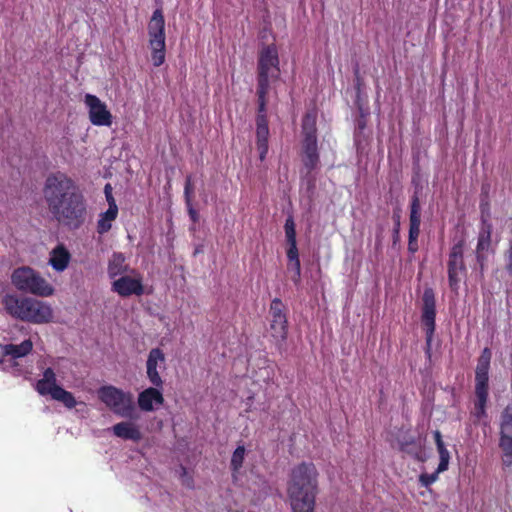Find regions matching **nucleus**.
Instances as JSON below:
<instances>
[{
	"mask_svg": "<svg viewBox=\"0 0 512 512\" xmlns=\"http://www.w3.org/2000/svg\"><path fill=\"white\" fill-rule=\"evenodd\" d=\"M319 472L312 462H301L290 472L287 494L292 512H314Z\"/></svg>",
	"mask_w": 512,
	"mask_h": 512,
	"instance_id": "nucleus-1",
	"label": "nucleus"
},
{
	"mask_svg": "<svg viewBox=\"0 0 512 512\" xmlns=\"http://www.w3.org/2000/svg\"><path fill=\"white\" fill-rule=\"evenodd\" d=\"M2 304L11 317L24 322L47 324L52 322L54 317L50 304L32 297L6 294L2 299Z\"/></svg>",
	"mask_w": 512,
	"mask_h": 512,
	"instance_id": "nucleus-2",
	"label": "nucleus"
},
{
	"mask_svg": "<svg viewBox=\"0 0 512 512\" xmlns=\"http://www.w3.org/2000/svg\"><path fill=\"white\" fill-rule=\"evenodd\" d=\"M80 189L67 174L57 171L47 176L43 186V197L49 211L61 207L62 202L76 194Z\"/></svg>",
	"mask_w": 512,
	"mask_h": 512,
	"instance_id": "nucleus-3",
	"label": "nucleus"
},
{
	"mask_svg": "<svg viewBox=\"0 0 512 512\" xmlns=\"http://www.w3.org/2000/svg\"><path fill=\"white\" fill-rule=\"evenodd\" d=\"M97 395L99 400L115 415L130 420L139 418L131 392L123 391L113 385H104L98 389Z\"/></svg>",
	"mask_w": 512,
	"mask_h": 512,
	"instance_id": "nucleus-4",
	"label": "nucleus"
},
{
	"mask_svg": "<svg viewBox=\"0 0 512 512\" xmlns=\"http://www.w3.org/2000/svg\"><path fill=\"white\" fill-rule=\"evenodd\" d=\"M267 332L277 351L282 355L286 352L288 337V309L280 298H274L269 306Z\"/></svg>",
	"mask_w": 512,
	"mask_h": 512,
	"instance_id": "nucleus-5",
	"label": "nucleus"
},
{
	"mask_svg": "<svg viewBox=\"0 0 512 512\" xmlns=\"http://www.w3.org/2000/svg\"><path fill=\"white\" fill-rule=\"evenodd\" d=\"M11 282L17 290L39 297H49L54 293V287L28 266L16 268L11 275Z\"/></svg>",
	"mask_w": 512,
	"mask_h": 512,
	"instance_id": "nucleus-6",
	"label": "nucleus"
},
{
	"mask_svg": "<svg viewBox=\"0 0 512 512\" xmlns=\"http://www.w3.org/2000/svg\"><path fill=\"white\" fill-rule=\"evenodd\" d=\"M302 134L301 160L308 175L319 166L316 114L314 112H309L304 116L302 120Z\"/></svg>",
	"mask_w": 512,
	"mask_h": 512,
	"instance_id": "nucleus-7",
	"label": "nucleus"
},
{
	"mask_svg": "<svg viewBox=\"0 0 512 512\" xmlns=\"http://www.w3.org/2000/svg\"><path fill=\"white\" fill-rule=\"evenodd\" d=\"M148 37L151 60L158 67L165 61L166 49L165 20L161 9H156L149 20Z\"/></svg>",
	"mask_w": 512,
	"mask_h": 512,
	"instance_id": "nucleus-8",
	"label": "nucleus"
},
{
	"mask_svg": "<svg viewBox=\"0 0 512 512\" xmlns=\"http://www.w3.org/2000/svg\"><path fill=\"white\" fill-rule=\"evenodd\" d=\"M466 240L462 235L450 248L447 261L448 284L451 291L458 294L460 283L467 277V266L464 261Z\"/></svg>",
	"mask_w": 512,
	"mask_h": 512,
	"instance_id": "nucleus-9",
	"label": "nucleus"
},
{
	"mask_svg": "<svg viewBox=\"0 0 512 512\" xmlns=\"http://www.w3.org/2000/svg\"><path fill=\"white\" fill-rule=\"evenodd\" d=\"M35 390L41 395H50L55 401L61 402L66 408L73 409L77 405L74 395L57 384V377L52 368H46L43 377L36 382Z\"/></svg>",
	"mask_w": 512,
	"mask_h": 512,
	"instance_id": "nucleus-10",
	"label": "nucleus"
},
{
	"mask_svg": "<svg viewBox=\"0 0 512 512\" xmlns=\"http://www.w3.org/2000/svg\"><path fill=\"white\" fill-rule=\"evenodd\" d=\"M436 299L432 288L424 289L422 295L421 322L426 336L427 354L430 356L432 339L435 333Z\"/></svg>",
	"mask_w": 512,
	"mask_h": 512,
	"instance_id": "nucleus-11",
	"label": "nucleus"
},
{
	"mask_svg": "<svg viewBox=\"0 0 512 512\" xmlns=\"http://www.w3.org/2000/svg\"><path fill=\"white\" fill-rule=\"evenodd\" d=\"M499 448L504 467L512 466V403L508 404L500 415Z\"/></svg>",
	"mask_w": 512,
	"mask_h": 512,
	"instance_id": "nucleus-12",
	"label": "nucleus"
},
{
	"mask_svg": "<svg viewBox=\"0 0 512 512\" xmlns=\"http://www.w3.org/2000/svg\"><path fill=\"white\" fill-rule=\"evenodd\" d=\"M87 212L85 198L81 191L72 194L68 200L62 202L61 207L55 208L51 213L58 220L81 221Z\"/></svg>",
	"mask_w": 512,
	"mask_h": 512,
	"instance_id": "nucleus-13",
	"label": "nucleus"
},
{
	"mask_svg": "<svg viewBox=\"0 0 512 512\" xmlns=\"http://www.w3.org/2000/svg\"><path fill=\"white\" fill-rule=\"evenodd\" d=\"M258 84L269 86L270 78H276L279 74V57L276 46H265L259 55Z\"/></svg>",
	"mask_w": 512,
	"mask_h": 512,
	"instance_id": "nucleus-14",
	"label": "nucleus"
},
{
	"mask_svg": "<svg viewBox=\"0 0 512 512\" xmlns=\"http://www.w3.org/2000/svg\"><path fill=\"white\" fill-rule=\"evenodd\" d=\"M84 104L88 111L90 122L95 126L109 127L113 123V116L105 102L93 94H86Z\"/></svg>",
	"mask_w": 512,
	"mask_h": 512,
	"instance_id": "nucleus-15",
	"label": "nucleus"
},
{
	"mask_svg": "<svg viewBox=\"0 0 512 512\" xmlns=\"http://www.w3.org/2000/svg\"><path fill=\"white\" fill-rule=\"evenodd\" d=\"M166 358L162 349L152 348L146 360V375L151 385L163 387L164 381L160 376V370L165 369Z\"/></svg>",
	"mask_w": 512,
	"mask_h": 512,
	"instance_id": "nucleus-16",
	"label": "nucleus"
},
{
	"mask_svg": "<svg viewBox=\"0 0 512 512\" xmlns=\"http://www.w3.org/2000/svg\"><path fill=\"white\" fill-rule=\"evenodd\" d=\"M111 289L124 298L131 295L141 296L144 294L143 279L140 275L137 277L124 275L112 282Z\"/></svg>",
	"mask_w": 512,
	"mask_h": 512,
	"instance_id": "nucleus-17",
	"label": "nucleus"
},
{
	"mask_svg": "<svg viewBox=\"0 0 512 512\" xmlns=\"http://www.w3.org/2000/svg\"><path fill=\"white\" fill-rule=\"evenodd\" d=\"M161 388L152 385L138 394L137 404L140 410L150 412L155 409L154 404L163 405L164 397Z\"/></svg>",
	"mask_w": 512,
	"mask_h": 512,
	"instance_id": "nucleus-18",
	"label": "nucleus"
},
{
	"mask_svg": "<svg viewBox=\"0 0 512 512\" xmlns=\"http://www.w3.org/2000/svg\"><path fill=\"white\" fill-rule=\"evenodd\" d=\"M256 137H257V149L259 151L260 160H264L268 153V137H269V128L266 116L264 114H259L257 117V129H256Z\"/></svg>",
	"mask_w": 512,
	"mask_h": 512,
	"instance_id": "nucleus-19",
	"label": "nucleus"
},
{
	"mask_svg": "<svg viewBox=\"0 0 512 512\" xmlns=\"http://www.w3.org/2000/svg\"><path fill=\"white\" fill-rule=\"evenodd\" d=\"M491 226H483L478 235V243L476 247V259L481 270L484 268L487 259V252L491 246Z\"/></svg>",
	"mask_w": 512,
	"mask_h": 512,
	"instance_id": "nucleus-20",
	"label": "nucleus"
},
{
	"mask_svg": "<svg viewBox=\"0 0 512 512\" xmlns=\"http://www.w3.org/2000/svg\"><path fill=\"white\" fill-rule=\"evenodd\" d=\"M112 430L115 436L124 440L138 442L142 439L139 427L132 422H119L112 427Z\"/></svg>",
	"mask_w": 512,
	"mask_h": 512,
	"instance_id": "nucleus-21",
	"label": "nucleus"
},
{
	"mask_svg": "<svg viewBox=\"0 0 512 512\" xmlns=\"http://www.w3.org/2000/svg\"><path fill=\"white\" fill-rule=\"evenodd\" d=\"M70 258L69 251L60 244L51 251L49 263L54 270L62 272L68 267Z\"/></svg>",
	"mask_w": 512,
	"mask_h": 512,
	"instance_id": "nucleus-22",
	"label": "nucleus"
},
{
	"mask_svg": "<svg viewBox=\"0 0 512 512\" xmlns=\"http://www.w3.org/2000/svg\"><path fill=\"white\" fill-rule=\"evenodd\" d=\"M4 356H11L12 358H22L31 353L33 349V343L31 339H25L19 345L15 344H4L0 345Z\"/></svg>",
	"mask_w": 512,
	"mask_h": 512,
	"instance_id": "nucleus-23",
	"label": "nucleus"
},
{
	"mask_svg": "<svg viewBox=\"0 0 512 512\" xmlns=\"http://www.w3.org/2000/svg\"><path fill=\"white\" fill-rule=\"evenodd\" d=\"M434 440L437 448V452L439 454V464L437 467V472H444L448 469L449 461H450V453L446 448V445L442 439L441 432L439 430L434 431Z\"/></svg>",
	"mask_w": 512,
	"mask_h": 512,
	"instance_id": "nucleus-24",
	"label": "nucleus"
},
{
	"mask_svg": "<svg viewBox=\"0 0 512 512\" xmlns=\"http://www.w3.org/2000/svg\"><path fill=\"white\" fill-rule=\"evenodd\" d=\"M286 254L288 258V269L294 271L292 281L295 284H298L300 282L301 264L299 260V252L297 246L288 247Z\"/></svg>",
	"mask_w": 512,
	"mask_h": 512,
	"instance_id": "nucleus-25",
	"label": "nucleus"
},
{
	"mask_svg": "<svg viewBox=\"0 0 512 512\" xmlns=\"http://www.w3.org/2000/svg\"><path fill=\"white\" fill-rule=\"evenodd\" d=\"M128 266L125 265V257L121 253H114L108 264V275L115 278L127 272Z\"/></svg>",
	"mask_w": 512,
	"mask_h": 512,
	"instance_id": "nucleus-26",
	"label": "nucleus"
},
{
	"mask_svg": "<svg viewBox=\"0 0 512 512\" xmlns=\"http://www.w3.org/2000/svg\"><path fill=\"white\" fill-rule=\"evenodd\" d=\"M245 452L246 449L243 445H239L233 452L231 461H230V468L233 474V477H235V474L240 471V469L243 466V462L245 459Z\"/></svg>",
	"mask_w": 512,
	"mask_h": 512,
	"instance_id": "nucleus-27",
	"label": "nucleus"
},
{
	"mask_svg": "<svg viewBox=\"0 0 512 512\" xmlns=\"http://www.w3.org/2000/svg\"><path fill=\"white\" fill-rule=\"evenodd\" d=\"M491 361V350L484 348L477 361L475 372H489Z\"/></svg>",
	"mask_w": 512,
	"mask_h": 512,
	"instance_id": "nucleus-28",
	"label": "nucleus"
},
{
	"mask_svg": "<svg viewBox=\"0 0 512 512\" xmlns=\"http://www.w3.org/2000/svg\"><path fill=\"white\" fill-rule=\"evenodd\" d=\"M192 193H193L192 180H191V176H188L186 179V183H185L184 195H185L186 204L188 206L189 213L191 216V220L193 222H196L198 220L196 217V212L192 209V206H191Z\"/></svg>",
	"mask_w": 512,
	"mask_h": 512,
	"instance_id": "nucleus-29",
	"label": "nucleus"
},
{
	"mask_svg": "<svg viewBox=\"0 0 512 512\" xmlns=\"http://www.w3.org/2000/svg\"><path fill=\"white\" fill-rule=\"evenodd\" d=\"M420 234V226H409L408 250L411 253L418 251V237Z\"/></svg>",
	"mask_w": 512,
	"mask_h": 512,
	"instance_id": "nucleus-30",
	"label": "nucleus"
},
{
	"mask_svg": "<svg viewBox=\"0 0 512 512\" xmlns=\"http://www.w3.org/2000/svg\"><path fill=\"white\" fill-rule=\"evenodd\" d=\"M108 204L109 208L101 215V218L99 219L97 224H106L108 222L115 220L118 213L117 205L115 201H111Z\"/></svg>",
	"mask_w": 512,
	"mask_h": 512,
	"instance_id": "nucleus-31",
	"label": "nucleus"
},
{
	"mask_svg": "<svg viewBox=\"0 0 512 512\" xmlns=\"http://www.w3.org/2000/svg\"><path fill=\"white\" fill-rule=\"evenodd\" d=\"M400 450L411 455H417L419 452V445L416 438L411 437L408 440L401 441Z\"/></svg>",
	"mask_w": 512,
	"mask_h": 512,
	"instance_id": "nucleus-32",
	"label": "nucleus"
},
{
	"mask_svg": "<svg viewBox=\"0 0 512 512\" xmlns=\"http://www.w3.org/2000/svg\"><path fill=\"white\" fill-rule=\"evenodd\" d=\"M487 400L476 399L474 402V410L472 411V416L475 417L476 421L481 420L483 417H486V406Z\"/></svg>",
	"mask_w": 512,
	"mask_h": 512,
	"instance_id": "nucleus-33",
	"label": "nucleus"
},
{
	"mask_svg": "<svg viewBox=\"0 0 512 512\" xmlns=\"http://www.w3.org/2000/svg\"><path fill=\"white\" fill-rule=\"evenodd\" d=\"M476 399L487 400L489 396V383H475Z\"/></svg>",
	"mask_w": 512,
	"mask_h": 512,
	"instance_id": "nucleus-34",
	"label": "nucleus"
},
{
	"mask_svg": "<svg viewBox=\"0 0 512 512\" xmlns=\"http://www.w3.org/2000/svg\"><path fill=\"white\" fill-rule=\"evenodd\" d=\"M295 227L296 226H285V237L288 247L297 246Z\"/></svg>",
	"mask_w": 512,
	"mask_h": 512,
	"instance_id": "nucleus-35",
	"label": "nucleus"
},
{
	"mask_svg": "<svg viewBox=\"0 0 512 512\" xmlns=\"http://www.w3.org/2000/svg\"><path fill=\"white\" fill-rule=\"evenodd\" d=\"M439 473L440 472H437V470L434 473H432V474L422 473L419 476V481L422 484V486L429 487L430 485H432L438 479V474Z\"/></svg>",
	"mask_w": 512,
	"mask_h": 512,
	"instance_id": "nucleus-36",
	"label": "nucleus"
},
{
	"mask_svg": "<svg viewBox=\"0 0 512 512\" xmlns=\"http://www.w3.org/2000/svg\"><path fill=\"white\" fill-rule=\"evenodd\" d=\"M269 86H263L261 84H258V100H259V112L263 113L265 111V105H266V94L268 91Z\"/></svg>",
	"mask_w": 512,
	"mask_h": 512,
	"instance_id": "nucleus-37",
	"label": "nucleus"
},
{
	"mask_svg": "<svg viewBox=\"0 0 512 512\" xmlns=\"http://www.w3.org/2000/svg\"><path fill=\"white\" fill-rule=\"evenodd\" d=\"M418 204L417 200L415 199L412 203V209H411V223L410 224H418L419 223V216H418Z\"/></svg>",
	"mask_w": 512,
	"mask_h": 512,
	"instance_id": "nucleus-38",
	"label": "nucleus"
},
{
	"mask_svg": "<svg viewBox=\"0 0 512 512\" xmlns=\"http://www.w3.org/2000/svg\"><path fill=\"white\" fill-rule=\"evenodd\" d=\"M475 383H489V372H475Z\"/></svg>",
	"mask_w": 512,
	"mask_h": 512,
	"instance_id": "nucleus-39",
	"label": "nucleus"
},
{
	"mask_svg": "<svg viewBox=\"0 0 512 512\" xmlns=\"http://www.w3.org/2000/svg\"><path fill=\"white\" fill-rule=\"evenodd\" d=\"M105 195H106V198H107V201L108 203L111 202V201H114L113 197H112V187L110 184H107L105 186Z\"/></svg>",
	"mask_w": 512,
	"mask_h": 512,
	"instance_id": "nucleus-40",
	"label": "nucleus"
},
{
	"mask_svg": "<svg viewBox=\"0 0 512 512\" xmlns=\"http://www.w3.org/2000/svg\"><path fill=\"white\" fill-rule=\"evenodd\" d=\"M112 226H98V233L104 234L107 233Z\"/></svg>",
	"mask_w": 512,
	"mask_h": 512,
	"instance_id": "nucleus-41",
	"label": "nucleus"
},
{
	"mask_svg": "<svg viewBox=\"0 0 512 512\" xmlns=\"http://www.w3.org/2000/svg\"><path fill=\"white\" fill-rule=\"evenodd\" d=\"M285 224H286V225H289V224H293V223H292L291 219H290V218H288Z\"/></svg>",
	"mask_w": 512,
	"mask_h": 512,
	"instance_id": "nucleus-42",
	"label": "nucleus"
},
{
	"mask_svg": "<svg viewBox=\"0 0 512 512\" xmlns=\"http://www.w3.org/2000/svg\"><path fill=\"white\" fill-rule=\"evenodd\" d=\"M398 232H399V229H398V228H396V229L394 230V233H395V234H398Z\"/></svg>",
	"mask_w": 512,
	"mask_h": 512,
	"instance_id": "nucleus-43",
	"label": "nucleus"
},
{
	"mask_svg": "<svg viewBox=\"0 0 512 512\" xmlns=\"http://www.w3.org/2000/svg\"><path fill=\"white\" fill-rule=\"evenodd\" d=\"M2 362V360L0 359V363Z\"/></svg>",
	"mask_w": 512,
	"mask_h": 512,
	"instance_id": "nucleus-44",
	"label": "nucleus"
}]
</instances>
